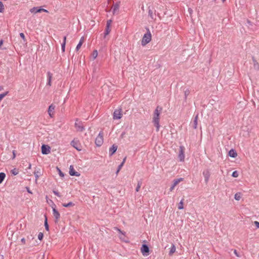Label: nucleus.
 I'll return each instance as SVG.
<instances>
[{"label": "nucleus", "mask_w": 259, "mask_h": 259, "mask_svg": "<svg viewBox=\"0 0 259 259\" xmlns=\"http://www.w3.org/2000/svg\"><path fill=\"white\" fill-rule=\"evenodd\" d=\"M162 110V108L159 106H157L155 109L153 117L152 119V122L154 125V126L156 128V131L158 132L159 130L160 124H159V119H160V114Z\"/></svg>", "instance_id": "f257e3e1"}, {"label": "nucleus", "mask_w": 259, "mask_h": 259, "mask_svg": "<svg viewBox=\"0 0 259 259\" xmlns=\"http://www.w3.org/2000/svg\"><path fill=\"white\" fill-rule=\"evenodd\" d=\"M148 32L144 35L142 38L141 44L144 46L149 43L151 40V34L149 29H147Z\"/></svg>", "instance_id": "f03ea898"}, {"label": "nucleus", "mask_w": 259, "mask_h": 259, "mask_svg": "<svg viewBox=\"0 0 259 259\" xmlns=\"http://www.w3.org/2000/svg\"><path fill=\"white\" fill-rule=\"evenodd\" d=\"M75 127L78 132H82L84 130V126L81 121L77 119L75 122Z\"/></svg>", "instance_id": "7ed1b4c3"}, {"label": "nucleus", "mask_w": 259, "mask_h": 259, "mask_svg": "<svg viewBox=\"0 0 259 259\" xmlns=\"http://www.w3.org/2000/svg\"><path fill=\"white\" fill-rule=\"evenodd\" d=\"M103 143V133L102 132H100L97 137L95 140L96 145L99 147L101 146Z\"/></svg>", "instance_id": "20e7f679"}, {"label": "nucleus", "mask_w": 259, "mask_h": 259, "mask_svg": "<svg viewBox=\"0 0 259 259\" xmlns=\"http://www.w3.org/2000/svg\"><path fill=\"white\" fill-rule=\"evenodd\" d=\"M30 12L31 13H34V14H36L37 13H41L42 12L48 13V10L42 9V8H41L40 7H33L30 9Z\"/></svg>", "instance_id": "39448f33"}, {"label": "nucleus", "mask_w": 259, "mask_h": 259, "mask_svg": "<svg viewBox=\"0 0 259 259\" xmlns=\"http://www.w3.org/2000/svg\"><path fill=\"white\" fill-rule=\"evenodd\" d=\"M54 206L52 207V208H53V216L55 217V223H57L58 222V220L59 219H60V213L59 212V211L56 209V205L55 204H54Z\"/></svg>", "instance_id": "423d86ee"}, {"label": "nucleus", "mask_w": 259, "mask_h": 259, "mask_svg": "<svg viewBox=\"0 0 259 259\" xmlns=\"http://www.w3.org/2000/svg\"><path fill=\"white\" fill-rule=\"evenodd\" d=\"M122 117V110L121 109H116L113 112V119H119Z\"/></svg>", "instance_id": "0eeeda50"}, {"label": "nucleus", "mask_w": 259, "mask_h": 259, "mask_svg": "<svg viewBox=\"0 0 259 259\" xmlns=\"http://www.w3.org/2000/svg\"><path fill=\"white\" fill-rule=\"evenodd\" d=\"M141 252L143 255L146 256L149 253V248L146 244H143L141 248Z\"/></svg>", "instance_id": "6e6552de"}, {"label": "nucleus", "mask_w": 259, "mask_h": 259, "mask_svg": "<svg viewBox=\"0 0 259 259\" xmlns=\"http://www.w3.org/2000/svg\"><path fill=\"white\" fill-rule=\"evenodd\" d=\"M41 153L43 154L47 155L50 153L51 152V148L49 146L47 145H42L41 146Z\"/></svg>", "instance_id": "1a4fd4ad"}, {"label": "nucleus", "mask_w": 259, "mask_h": 259, "mask_svg": "<svg viewBox=\"0 0 259 259\" xmlns=\"http://www.w3.org/2000/svg\"><path fill=\"white\" fill-rule=\"evenodd\" d=\"M202 174L204 177L205 182L206 184H207L208 182L209 177L210 176V171L208 169H207L204 170L203 171Z\"/></svg>", "instance_id": "9d476101"}, {"label": "nucleus", "mask_w": 259, "mask_h": 259, "mask_svg": "<svg viewBox=\"0 0 259 259\" xmlns=\"http://www.w3.org/2000/svg\"><path fill=\"white\" fill-rule=\"evenodd\" d=\"M179 158L181 161H183L184 160V158H185L184 148L183 146H180V147Z\"/></svg>", "instance_id": "9b49d317"}, {"label": "nucleus", "mask_w": 259, "mask_h": 259, "mask_svg": "<svg viewBox=\"0 0 259 259\" xmlns=\"http://www.w3.org/2000/svg\"><path fill=\"white\" fill-rule=\"evenodd\" d=\"M69 172L70 175L72 176L79 177L80 175V174L79 173H78V172L74 170L73 165L70 166Z\"/></svg>", "instance_id": "f8f14e48"}, {"label": "nucleus", "mask_w": 259, "mask_h": 259, "mask_svg": "<svg viewBox=\"0 0 259 259\" xmlns=\"http://www.w3.org/2000/svg\"><path fill=\"white\" fill-rule=\"evenodd\" d=\"M34 175L35 177V180L37 181V180L39 178L40 176L42 175V171L39 168H35L34 171Z\"/></svg>", "instance_id": "ddd939ff"}, {"label": "nucleus", "mask_w": 259, "mask_h": 259, "mask_svg": "<svg viewBox=\"0 0 259 259\" xmlns=\"http://www.w3.org/2000/svg\"><path fill=\"white\" fill-rule=\"evenodd\" d=\"M198 114H197L194 117V120L193 122L191 123L192 127L196 129L197 127V124H198Z\"/></svg>", "instance_id": "4468645a"}, {"label": "nucleus", "mask_w": 259, "mask_h": 259, "mask_svg": "<svg viewBox=\"0 0 259 259\" xmlns=\"http://www.w3.org/2000/svg\"><path fill=\"white\" fill-rule=\"evenodd\" d=\"M120 5V2H117L114 4L112 7V12L114 15L116 13V12L118 11Z\"/></svg>", "instance_id": "2eb2a0df"}, {"label": "nucleus", "mask_w": 259, "mask_h": 259, "mask_svg": "<svg viewBox=\"0 0 259 259\" xmlns=\"http://www.w3.org/2000/svg\"><path fill=\"white\" fill-rule=\"evenodd\" d=\"M117 149V146L113 144L109 149V154L110 156L113 155Z\"/></svg>", "instance_id": "dca6fc26"}, {"label": "nucleus", "mask_w": 259, "mask_h": 259, "mask_svg": "<svg viewBox=\"0 0 259 259\" xmlns=\"http://www.w3.org/2000/svg\"><path fill=\"white\" fill-rule=\"evenodd\" d=\"M55 106L53 104H51L50 106H49V109H48V113L49 114V115L52 117L53 116V113H54V109H55Z\"/></svg>", "instance_id": "f3484780"}, {"label": "nucleus", "mask_w": 259, "mask_h": 259, "mask_svg": "<svg viewBox=\"0 0 259 259\" xmlns=\"http://www.w3.org/2000/svg\"><path fill=\"white\" fill-rule=\"evenodd\" d=\"M47 77H48L47 85L51 86V80H52V78L53 77V74L49 71L48 72Z\"/></svg>", "instance_id": "a211bd4d"}, {"label": "nucleus", "mask_w": 259, "mask_h": 259, "mask_svg": "<svg viewBox=\"0 0 259 259\" xmlns=\"http://www.w3.org/2000/svg\"><path fill=\"white\" fill-rule=\"evenodd\" d=\"M229 155L233 158H235L237 156V153L235 150L231 149L229 152Z\"/></svg>", "instance_id": "6ab92c4d"}, {"label": "nucleus", "mask_w": 259, "mask_h": 259, "mask_svg": "<svg viewBox=\"0 0 259 259\" xmlns=\"http://www.w3.org/2000/svg\"><path fill=\"white\" fill-rule=\"evenodd\" d=\"M148 15L152 19H155V12L153 13V11L149 9L148 11Z\"/></svg>", "instance_id": "aec40b11"}, {"label": "nucleus", "mask_w": 259, "mask_h": 259, "mask_svg": "<svg viewBox=\"0 0 259 259\" xmlns=\"http://www.w3.org/2000/svg\"><path fill=\"white\" fill-rule=\"evenodd\" d=\"M66 40V36H64L63 37V41L61 44V49H62V51L63 52H65Z\"/></svg>", "instance_id": "412c9836"}, {"label": "nucleus", "mask_w": 259, "mask_h": 259, "mask_svg": "<svg viewBox=\"0 0 259 259\" xmlns=\"http://www.w3.org/2000/svg\"><path fill=\"white\" fill-rule=\"evenodd\" d=\"M252 61L253 62V66L255 69L258 70L259 69V64L257 62V61L255 59L254 57H252Z\"/></svg>", "instance_id": "4be33fe9"}, {"label": "nucleus", "mask_w": 259, "mask_h": 259, "mask_svg": "<svg viewBox=\"0 0 259 259\" xmlns=\"http://www.w3.org/2000/svg\"><path fill=\"white\" fill-rule=\"evenodd\" d=\"M183 178H179L178 179H175L173 181V185L176 187L180 182L183 181Z\"/></svg>", "instance_id": "5701e85b"}, {"label": "nucleus", "mask_w": 259, "mask_h": 259, "mask_svg": "<svg viewBox=\"0 0 259 259\" xmlns=\"http://www.w3.org/2000/svg\"><path fill=\"white\" fill-rule=\"evenodd\" d=\"M175 251H176V247L174 244H172L170 248V250L169 252V255H172Z\"/></svg>", "instance_id": "b1692460"}, {"label": "nucleus", "mask_w": 259, "mask_h": 259, "mask_svg": "<svg viewBox=\"0 0 259 259\" xmlns=\"http://www.w3.org/2000/svg\"><path fill=\"white\" fill-rule=\"evenodd\" d=\"M190 91L189 89H187L184 91V100L186 102L188 96L190 94Z\"/></svg>", "instance_id": "393cba45"}, {"label": "nucleus", "mask_w": 259, "mask_h": 259, "mask_svg": "<svg viewBox=\"0 0 259 259\" xmlns=\"http://www.w3.org/2000/svg\"><path fill=\"white\" fill-rule=\"evenodd\" d=\"M71 145L74 147L76 150H78V151H80V149L79 148V147H78L77 146V144L76 142H75V141H72L71 143Z\"/></svg>", "instance_id": "a878e982"}, {"label": "nucleus", "mask_w": 259, "mask_h": 259, "mask_svg": "<svg viewBox=\"0 0 259 259\" xmlns=\"http://www.w3.org/2000/svg\"><path fill=\"white\" fill-rule=\"evenodd\" d=\"M142 184V182L141 180L139 181L138 182L137 186V187L136 188V192H139V190H140V189L141 188Z\"/></svg>", "instance_id": "bb28decb"}, {"label": "nucleus", "mask_w": 259, "mask_h": 259, "mask_svg": "<svg viewBox=\"0 0 259 259\" xmlns=\"http://www.w3.org/2000/svg\"><path fill=\"white\" fill-rule=\"evenodd\" d=\"M6 177V174L4 172H0V184L4 180Z\"/></svg>", "instance_id": "cd10ccee"}, {"label": "nucleus", "mask_w": 259, "mask_h": 259, "mask_svg": "<svg viewBox=\"0 0 259 259\" xmlns=\"http://www.w3.org/2000/svg\"><path fill=\"white\" fill-rule=\"evenodd\" d=\"M62 205L64 207H70V206H73L74 205V204L73 203H72V202H69L68 203H63L62 204Z\"/></svg>", "instance_id": "c85d7f7f"}, {"label": "nucleus", "mask_w": 259, "mask_h": 259, "mask_svg": "<svg viewBox=\"0 0 259 259\" xmlns=\"http://www.w3.org/2000/svg\"><path fill=\"white\" fill-rule=\"evenodd\" d=\"M241 197V194L240 193H237L235 194L234 198L236 200H239Z\"/></svg>", "instance_id": "c756f323"}, {"label": "nucleus", "mask_w": 259, "mask_h": 259, "mask_svg": "<svg viewBox=\"0 0 259 259\" xmlns=\"http://www.w3.org/2000/svg\"><path fill=\"white\" fill-rule=\"evenodd\" d=\"M45 229L47 231H49V225L48 224V221H47V218L46 216H45Z\"/></svg>", "instance_id": "7c9ffc66"}, {"label": "nucleus", "mask_w": 259, "mask_h": 259, "mask_svg": "<svg viewBox=\"0 0 259 259\" xmlns=\"http://www.w3.org/2000/svg\"><path fill=\"white\" fill-rule=\"evenodd\" d=\"M110 32V27L106 26L105 31L104 32L105 36H106L107 35H108Z\"/></svg>", "instance_id": "2f4dec72"}, {"label": "nucleus", "mask_w": 259, "mask_h": 259, "mask_svg": "<svg viewBox=\"0 0 259 259\" xmlns=\"http://www.w3.org/2000/svg\"><path fill=\"white\" fill-rule=\"evenodd\" d=\"M8 92H6L5 93L0 94V102L6 96L8 95Z\"/></svg>", "instance_id": "473e14b6"}, {"label": "nucleus", "mask_w": 259, "mask_h": 259, "mask_svg": "<svg viewBox=\"0 0 259 259\" xmlns=\"http://www.w3.org/2000/svg\"><path fill=\"white\" fill-rule=\"evenodd\" d=\"M56 168L57 169V171H58L59 176L63 178L64 177V174H63V172L61 171V169L59 167H57Z\"/></svg>", "instance_id": "72a5a7b5"}, {"label": "nucleus", "mask_w": 259, "mask_h": 259, "mask_svg": "<svg viewBox=\"0 0 259 259\" xmlns=\"http://www.w3.org/2000/svg\"><path fill=\"white\" fill-rule=\"evenodd\" d=\"M183 199L178 204V209H183Z\"/></svg>", "instance_id": "f704fd0d"}, {"label": "nucleus", "mask_w": 259, "mask_h": 259, "mask_svg": "<svg viewBox=\"0 0 259 259\" xmlns=\"http://www.w3.org/2000/svg\"><path fill=\"white\" fill-rule=\"evenodd\" d=\"M123 165V163H121L118 166L116 174L117 175Z\"/></svg>", "instance_id": "c9c22d12"}, {"label": "nucleus", "mask_w": 259, "mask_h": 259, "mask_svg": "<svg viewBox=\"0 0 259 259\" xmlns=\"http://www.w3.org/2000/svg\"><path fill=\"white\" fill-rule=\"evenodd\" d=\"M4 6L2 2L0 1V12L3 13L4 11Z\"/></svg>", "instance_id": "e433bc0d"}, {"label": "nucleus", "mask_w": 259, "mask_h": 259, "mask_svg": "<svg viewBox=\"0 0 259 259\" xmlns=\"http://www.w3.org/2000/svg\"><path fill=\"white\" fill-rule=\"evenodd\" d=\"M94 59H96L98 56V52L97 50H94L92 54Z\"/></svg>", "instance_id": "4c0bfd02"}, {"label": "nucleus", "mask_w": 259, "mask_h": 259, "mask_svg": "<svg viewBox=\"0 0 259 259\" xmlns=\"http://www.w3.org/2000/svg\"><path fill=\"white\" fill-rule=\"evenodd\" d=\"M238 172L237 171H234L232 174V176L234 178H237L238 177Z\"/></svg>", "instance_id": "58836bf2"}, {"label": "nucleus", "mask_w": 259, "mask_h": 259, "mask_svg": "<svg viewBox=\"0 0 259 259\" xmlns=\"http://www.w3.org/2000/svg\"><path fill=\"white\" fill-rule=\"evenodd\" d=\"M43 237H44V235H43V233H41V232H40L38 235V239L39 240H41L43 238Z\"/></svg>", "instance_id": "ea45409f"}, {"label": "nucleus", "mask_w": 259, "mask_h": 259, "mask_svg": "<svg viewBox=\"0 0 259 259\" xmlns=\"http://www.w3.org/2000/svg\"><path fill=\"white\" fill-rule=\"evenodd\" d=\"M82 42H79V43L78 44V45H77L76 47V51H78L79 49L80 48L81 46H82Z\"/></svg>", "instance_id": "a19ab883"}, {"label": "nucleus", "mask_w": 259, "mask_h": 259, "mask_svg": "<svg viewBox=\"0 0 259 259\" xmlns=\"http://www.w3.org/2000/svg\"><path fill=\"white\" fill-rule=\"evenodd\" d=\"M11 172H12V174H13L14 175H17V174H18V171H17V170H16L15 168H14V169H12V170H11Z\"/></svg>", "instance_id": "79ce46f5"}, {"label": "nucleus", "mask_w": 259, "mask_h": 259, "mask_svg": "<svg viewBox=\"0 0 259 259\" xmlns=\"http://www.w3.org/2000/svg\"><path fill=\"white\" fill-rule=\"evenodd\" d=\"M111 22H112V20H108L107 22L106 26L110 27Z\"/></svg>", "instance_id": "37998d69"}, {"label": "nucleus", "mask_w": 259, "mask_h": 259, "mask_svg": "<svg viewBox=\"0 0 259 259\" xmlns=\"http://www.w3.org/2000/svg\"><path fill=\"white\" fill-rule=\"evenodd\" d=\"M53 193L55 195H56V196H58V197H60V195L59 194V193L58 192V191H53Z\"/></svg>", "instance_id": "c03bdc74"}, {"label": "nucleus", "mask_w": 259, "mask_h": 259, "mask_svg": "<svg viewBox=\"0 0 259 259\" xmlns=\"http://www.w3.org/2000/svg\"><path fill=\"white\" fill-rule=\"evenodd\" d=\"M254 224L257 228H259V222L257 221H254Z\"/></svg>", "instance_id": "a18cd8bd"}, {"label": "nucleus", "mask_w": 259, "mask_h": 259, "mask_svg": "<svg viewBox=\"0 0 259 259\" xmlns=\"http://www.w3.org/2000/svg\"><path fill=\"white\" fill-rule=\"evenodd\" d=\"M20 36L23 39H25V35L23 33H20Z\"/></svg>", "instance_id": "49530a36"}, {"label": "nucleus", "mask_w": 259, "mask_h": 259, "mask_svg": "<svg viewBox=\"0 0 259 259\" xmlns=\"http://www.w3.org/2000/svg\"><path fill=\"white\" fill-rule=\"evenodd\" d=\"M234 254L237 256V257H239L240 256V255L238 253L237 250L236 249H235L234 250Z\"/></svg>", "instance_id": "de8ad7c7"}, {"label": "nucleus", "mask_w": 259, "mask_h": 259, "mask_svg": "<svg viewBox=\"0 0 259 259\" xmlns=\"http://www.w3.org/2000/svg\"><path fill=\"white\" fill-rule=\"evenodd\" d=\"M13 159H14L15 158V157H16V154H15V150L13 151Z\"/></svg>", "instance_id": "09e8293b"}, {"label": "nucleus", "mask_w": 259, "mask_h": 259, "mask_svg": "<svg viewBox=\"0 0 259 259\" xmlns=\"http://www.w3.org/2000/svg\"><path fill=\"white\" fill-rule=\"evenodd\" d=\"M175 187L173 185H172V186L170 187V188L169 189V190L170 191H172L174 189Z\"/></svg>", "instance_id": "8fccbe9b"}, {"label": "nucleus", "mask_w": 259, "mask_h": 259, "mask_svg": "<svg viewBox=\"0 0 259 259\" xmlns=\"http://www.w3.org/2000/svg\"><path fill=\"white\" fill-rule=\"evenodd\" d=\"M79 42H81L82 44H83V42H84V37H82L80 38Z\"/></svg>", "instance_id": "3c124183"}, {"label": "nucleus", "mask_w": 259, "mask_h": 259, "mask_svg": "<svg viewBox=\"0 0 259 259\" xmlns=\"http://www.w3.org/2000/svg\"><path fill=\"white\" fill-rule=\"evenodd\" d=\"M26 189H27V192L29 193L32 194L31 191L30 190V189H29V188L28 187H26Z\"/></svg>", "instance_id": "603ef678"}, {"label": "nucleus", "mask_w": 259, "mask_h": 259, "mask_svg": "<svg viewBox=\"0 0 259 259\" xmlns=\"http://www.w3.org/2000/svg\"><path fill=\"white\" fill-rule=\"evenodd\" d=\"M115 229L116 230H117L119 232H120V233H122V234H123V233H122V232L121 231V230H120V229H118V228H115Z\"/></svg>", "instance_id": "864d4df0"}, {"label": "nucleus", "mask_w": 259, "mask_h": 259, "mask_svg": "<svg viewBox=\"0 0 259 259\" xmlns=\"http://www.w3.org/2000/svg\"><path fill=\"white\" fill-rule=\"evenodd\" d=\"M21 242L23 243V244H25V238H23L21 239Z\"/></svg>", "instance_id": "5fc2aeb1"}, {"label": "nucleus", "mask_w": 259, "mask_h": 259, "mask_svg": "<svg viewBox=\"0 0 259 259\" xmlns=\"http://www.w3.org/2000/svg\"><path fill=\"white\" fill-rule=\"evenodd\" d=\"M0 259H4V256L3 255L0 254Z\"/></svg>", "instance_id": "6e6d98bb"}, {"label": "nucleus", "mask_w": 259, "mask_h": 259, "mask_svg": "<svg viewBox=\"0 0 259 259\" xmlns=\"http://www.w3.org/2000/svg\"><path fill=\"white\" fill-rule=\"evenodd\" d=\"M125 159H126V157H125V158L123 159V161H122V162L121 163H123V164H124V162H125Z\"/></svg>", "instance_id": "4d7b16f0"}, {"label": "nucleus", "mask_w": 259, "mask_h": 259, "mask_svg": "<svg viewBox=\"0 0 259 259\" xmlns=\"http://www.w3.org/2000/svg\"><path fill=\"white\" fill-rule=\"evenodd\" d=\"M31 164L30 163H29V166H28V168L29 169H30L31 168Z\"/></svg>", "instance_id": "13d9d810"}, {"label": "nucleus", "mask_w": 259, "mask_h": 259, "mask_svg": "<svg viewBox=\"0 0 259 259\" xmlns=\"http://www.w3.org/2000/svg\"><path fill=\"white\" fill-rule=\"evenodd\" d=\"M3 90V87L2 86H0V91Z\"/></svg>", "instance_id": "bf43d9fd"}, {"label": "nucleus", "mask_w": 259, "mask_h": 259, "mask_svg": "<svg viewBox=\"0 0 259 259\" xmlns=\"http://www.w3.org/2000/svg\"><path fill=\"white\" fill-rule=\"evenodd\" d=\"M223 2H224L226 0H222Z\"/></svg>", "instance_id": "052dcab7"}]
</instances>
